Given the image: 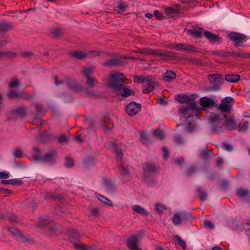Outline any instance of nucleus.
I'll list each match as a JSON object with an SVG mask.
<instances>
[{"mask_svg": "<svg viewBox=\"0 0 250 250\" xmlns=\"http://www.w3.org/2000/svg\"><path fill=\"white\" fill-rule=\"evenodd\" d=\"M224 131V124H221L218 125H213L212 126V132L214 133H219Z\"/></svg>", "mask_w": 250, "mask_h": 250, "instance_id": "cd10ccee", "label": "nucleus"}, {"mask_svg": "<svg viewBox=\"0 0 250 250\" xmlns=\"http://www.w3.org/2000/svg\"><path fill=\"white\" fill-rule=\"evenodd\" d=\"M204 226L208 229H213L214 228V225L210 221H205L204 222Z\"/></svg>", "mask_w": 250, "mask_h": 250, "instance_id": "603ef678", "label": "nucleus"}, {"mask_svg": "<svg viewBox=\"0 0 250 250\" xmlns=\"http://www.w3.org/2000/svg\"><path fill=\"white\" fill-rule=\"evenodd\" d=\"M197 191L198 192L199 197L201 201H205L207 198V194L206 192L204 191L201 188H199L197 189Z\"/></svg>", "mask_w": 250, "mask_h": 250, "instance_id": "72a5a7b5", "label": "nucleus"}, {"mask_svg": "<svg viewBox=\"0 0 250 250\" xmlns=\"http://www.w3.org/2000/svg\"><path fill=\"white\" fill-rule=\"evenodd\" d=\"M98 212V210L97 208H92L91 209V213L93 216H97Z\"/></svg>", "mask_w": 250, "mask_h": 250, "instance_id": "338daca9", "label": "nucleus"}, {"mask_svg": "<svg viewBox=\"0 0 250 250\" xmlns=\"http://www.w3.org/2000/svg\"><path fill=\"white\" fill-rule=\"evenodd\" d=\"M70 55L77 59H83L85 58L88 55V54L83 51L75 50L72 51Z\"/></svg>", "mask_w": 250, "mask_h": 250, "instance_id": "412c9836", "label": "nucleus"}, {"mask_svg": "<svg viewBox=\"0 0 250 250\" xmlns=\"http://www.w3.org/2000/svg\"><path fill=\"white\" fill-rule=\"evenodd\" d=\"M188 104H189L191 109L195 110L197 108V104L194 101V99L192 100H190Z\"/></svg>", "mask_w": 250, "mask_h": 250, "instance_id": "4d7b16f0", "label": "nucleus"}, {"mask_svg": "<svg viewBox=\"0 0 250 250\" xmlns=\"http://www.w3.org/2000/svg\"><path fill=\"white\" fill-rule=\"evenodd\" d=\"M93 68L91 67H84L82 73L86 77H90V75L93 73Z\"/></svg>", "mask_w": 250, "mask_h": 250, "instance_id": "f704fd0d", "label": "nucleus"}, {"mask_svg": "<svg viewBox=\"0 0 250 250\" xmlns=\"http://www.w3.org/2000/svg\"><path fill=\"white\" fill-rule=\"evenodd\" d=\"M249 193L248 190L243 188H239L237 190L236 194L239 197H244Z\"/></svg>", "mask_w": 250, "mask_h": 250, "instance_id": "2f4dec72", "label": "nucleus"}, {"mask_svg": "<svg viewBox=\"0 0 250 250\" xmlns=\"http://www.w3.org/2000/svg\"><path fill=\"white\" fill-rule=\"evenodd\" d=\"M64 165L66 167H71L74 166V161L72 159L66 157Z\"/></svg>", "mask_w": 250, "mask_h": 250, "instance_id": "a18cd8bd", "label": "nucleus"}, {"mask_svg": "<svg viewBox=\"0 0 250 250\" xmlns=\"http://www.w3.org/2000/svg\"><path fill=\"white\" fill-rule=\"evenodd\" d=\"M69 235L70 237L76 238L79 237V234L77 231L74 229H71L69 231Z\"/></svg>", "mask_w": 250, "mask_h": 250, "instance_id": "09e8293b", "label": "nucleus"}, {"mask_svg": "<svg viewBox=\"0 0 250 250\" xmlns=\"http://www.w3.org/2000/svg\"><path fill=\"white\" fill-rule=\"evenodd\" d=\"M50 34L52 37L54 38H57L59 37L61 35L62 32L60 29L55 28L52 30Z\"/></svg>", "mask_w": 250, "mask_h": 250, "instance_id": "ea45409f", "label": "nucleus"}, {"mask_svg": "<svg viewBox=\"0 0 250 250\" xmlns=\"http://www.w3.org/2000/svg\"><path fill=\"white\" fill-rule=\"evenodd\" d=\"M153 134L155 137L159 138L160 139H163L165 138L164 132L159 129L154 130Z\"/></svg>", "mask_w": 250, "mask_h": 250, "instance_id": "e433bc0d", "label": "nucleus"}, {"mask_svg": "<svg viewBox=\"0 0 250 250\" xmlns=\"http://www.w3.org/2000/svg\"><path fill=\"white\" fill-rule=\"evenodd\" d=\"M144 175L146 176V174L154 172L157 171L158 167L153 164L145 163L143 165Z\"/></svg>", "mask_w": 250, "mask_h": 250, "instance_id": "4468645a", "label": "nucleus"}, {"mask_svg": "<svg viewBox=\"0 0 250 250\" xmlns=\"http://www.w3.org/2000/svg\"><path fill=\"white\" fill-rule=\"evenodd\" d=\"M1 184H8L12 185H19L22 183L21 180L18 179H13L6 180H2Z\"/></svg>", "mask_w": 250, "mask_h": 250, "instance_id": "393cba45", "label": "nucleus"}, {"mask_svg": "<svg viewBox=\"0 0 250 250\" xmlns=\"http://www.w3.org/2000/svg\"><path fill=\"white\" fill-rule=\"evenodd\" d=\"M87 80V84L89 87H92L94 84L96 83L95 79L93 77H86Z\"/></svg>", "mask_w": 250, "mask_h": 250, "instance_id": "a19ab883", "label": "nucleus"}, {"mask_svg": "<svg viewBox=\"0 0 250 250\" xmlns=\"http://www.w3.org/2000/svg\"><path fill=\"white\" fill-rule=\"evenodd\" d=\"M8 27L7 24L5 23H0V30L4 31H6Z\"/></svg>", "mask_w": 250, "mask_h": 250, "instance_id": "680f3d73", "label": "nucleus"}, {"mask_svg": "<svg viewBox=\"0 0 250 250\" xmlns=\"http://www.w3.org/2000/svg\"><path fill=\"white\" fill-rule=\"evenodd\" d=\"M123 61H121L119 59H112L104 62L103 64L106 66H120L124 64Z\"/></svg>", "mask_w": 250, "mask_h": 250, "instance_id": "dca6fc26", "label": "nucleus"}, {"mask_svg": "<svg viewBox=\"0 0 250 250\" xmlns=\"http://www.w3.org/2000/svg\"><path fill=\"white\" fill-rule=\"evenodd\" d=\"M240 77L239 75L230 74L225 75V79L229 82L235 83L240 80Z\"/></svg>", "mask_w": 250, "mask_h": 250, "instance_id": "5701e85b", "label": "nucleus"}, {"mask_svg": "<svg viewBox=\"0 0 250 250\" xmlns=\"http://www.w3.org/2000/svg\"><path fill=\"white\" fill-rule=\"evenodd\" d=\"M147 54L156 56H164L165 54L159 49H149L147 51Z\"/></svg>", "mask_w": 250, "mask_h": 250, "instance_id": "c85d7f7f", "label": "nucleus"}, {"mask_svg": "<svg viewBox=\"0 0 250 250\" xmlns=\"http://www.w3.org/2000/svg\"><path fill=\"white\" fill-rule=\"evenodd\" d=\"M124 75L123 73L115 72L111 73L108 81V86L114 91H120L123 90L121 95L127 97L132 94L133 91L126 88L125 83L124 81Z\"/></svg>", "mask_w": 250, "mask_h": 250, "instance_id": "f257e3e1", "label": "nucleus"}, {"mask_svg": "<svg viewBox=\"0 0 250 250\" xmlns=\"http://www.w3.org/2000/svg\"><path fill=\"white\" fill-rule=\"evenodd\" d=\"M75 248L82 250H85L86 246L80 242H77L74 244Z\"/></svg>", "mask_w": 250, "mask_h": 250, "instance_id": "3c124183", "label": "nucleus"}, {"mask_svg": "<svg viewBox=\"0 0 250 250\" xmlns=\"http://www.w3.org/2000/svg\"><path fill=\"white\" fill-rule=\"evenodd\" d=\"M105 146L109 149L114 151L119 159H121L123 157V154L119 146L115 143L109 142L105 144Z\"/></svg>", "mask_w": 250, "mask_h": 250, "instance_id": "9d476101", "label": "nucleus"}, {"mask_svg": "<svg viewBox=\"0 0 250 250\" xmlns=\"http://www.w3.org/2000/svg\"><path fill=\"white\" fill-rule=\"evenodd\" d=\"M141 107L140 104L131 102L126 106V111L129 115L135 116L141 111Z\"/></svg>", "mask_w": 250, "mask_h": 250, "instance_id": "423d86ee", "label": "nucleus"}, {"mask_svg": "<svg viewBox=\"0 0 250 250\" xmlns=\"http://www.w3.org/2000/svg\"><path fill=\"white\" fill-rule=\"evenodd\" d=\"M167 209V207L162 204H156L155 206V210L159 214L162 213L164 210H166Z\"/></svg>", "mask_w": 250, "mask_h": 250, "instance_id": "c756f323", "label": "nucleus"}, {"mask_svg": "<svg viewBox=\"0 0 250 250\" xmlns=\"http://www.w3.org/2000/svg\"><path fill=\"white\" fill-rule=\"evenodd\" d=\"M172 222L173 224L175 226L180 225L182 224V219L180 212H176L173 214Z\"/></svg>", "mask_w": 250, "mask_h": 250, "instance_id": "4be33fe9", "label": "nucleus"}, {"mask_svg": "<svg viewBox=\"0 0 250 250\" xmlns=\"http://www.w3.org/2000/svg\"><path fill=\"white\" fill-rule=\"evenodd\" d=\"M176 77V74L172 70H167L163 75L164 80L167 82H170Z\"/></svg>", "mask_w": 250, "mask_h": 250, "instance_id": "a211bd4d", "label": "nucleus"}, {"mask_svg": "<svg viewBox=\"0 0 250 250\" xmlns=\"http://www.w3.org/2000/svg\"><path fill=\"white\" fill-rule=\"evenodd\" d=\"M132 209L135 212L142 215H146L148 214L147 210H145L143 208L138 206L134 205L132 207Z\"/></svg>", "mask_w": 250, "mask_h": 250, "instance_id": "bb28decb", "label": "nucleus"}, {"mask_svg": "<svg viewBox=\"0 0 250 250\" xmlns=\"http://www.w3.org/2000/svg\"><path fill=\"white\" fill-rule=\"evenodd\" d=\"M224 118L226 119L225 123V126L228 130H232L235 128V122L234 120L231 118H227V116H223Z\"/></svg>", "mask_w": 250, "mask_h": 250, "instance_id": "6ab92c4d", "label": "nucleus"}, {"mask_svg": "<svg viewBox=\"0 0 250 250\" xmlns=\"http://www.w3.org/2000/svg\"><path fill=\"white\" fill-rule=\"evenodd\" d=\"M242 57L244 58H249L250 57V54L248 53H243L241 52H229V57Z\"/></svg>", "mask_w": 250, "mask_h": 250, "instance_id": "b1692460", "label": "nucleus"}, {"mask_svg": "<svg viewBox=\"0 0 250 250\" xmlns=\"http://www.w3.org/2000/svg\"><path fill=\"white\" fill-rule=\"evenodd\" d=\"M5 56H7L9 58H14L16 56V54L12 52H0V59L2 58Z\"/></svg>", "mask_w": 250, "mask_h": 250, "instance_id": "79ce46f5", "label": "nucleus"}, {"mask_svg": "<svg viewBox=\"0 0 250 250\" xmlns=\"http://www.w3.org/2000/svg\"><path fill=\"white\" fill-rule=\"evenodd\" d=\"M66 83L68 87L73 91H78L82 88L81 86L78 84L75 80L68 79L66 81Z\"/></svg>", "mask_w": 250, "mask_h": 250, "instance_id": "2eb2a0df", "label": "nucleus"}, {"mask_svg": "<svg viewBox=\"0 0 250 250\" xmlns=\"http://www.w3.org/2000/svg\"><path fill=\"white\" fill-rule=\"evenodd\" d=\"M212 54L220 57H229V52L223 50L212 51Z\"/></svg>", "mask_w": 250, "mask_h": 250, "instance_id": "473e14b6", "label": "nucleus"}, {"mask_svg": "<svg viewBox=\"0 0 250 250\" xmlns=\"http://www.w3.org/2000/svg\"><path fill=\"white\" fill-rule=\"evenodd\" d=\"M144 88L143 92L146 93L148 92L152 91L154 89V82L150 78H144L142 80Z\"/></svg>", "mask_w": 250, "mask_h": 250, "instance_id": "1a4fd4ad", "label": "nucleus"}, {"mask_svg": "<svg viewBox=\"0 0 250 250\" xmlns=\"http://www.w3.org/2000/svg\"><path fill=\"white\" fill-rule=\"evenodd\" d=\"M223 116L221 114H214L209 117L210 122L213 123L220 121Z\"/></svg>", "mask_w": 250, "mask_h": 250, "instance_id": "58836bf2", "label": "nucleus"}, {"mask_svg": "<svg viewBox=\"0 0 250 250\" xmlns=\"http://www.w3.org/2000/svg\"><path fill=\"white\" fill-rule=\"evenodd\" d=\"M19 96V94L16 92L14 90H11L8 93V96L10 98L17 97Z\"/></svg>", "mask_w": 250, "mask_h": 250, "instance_id": "5fc2aeb1", "label": "nucleus"}, {"mask_svg": "<svg viewBox=\"0 0 250 250\" xmlns=\"http://www.w3.org/2000/svg\"><path fill=\"white\" fill-rule=\"evenodd\" d=\"M249 123L248 121H243L238 126L239 131H245L249 127Z\"/></svg>", "mask_w": 250, "mask_h": 250, "instance_id": "c9c22d12", "label": "nucleus"}, {"mask_svg": "<svg viewBox=\"0 0 250 250\" xmlns=\"http://www.w3.org/2000/svg\"><path fill=\"white\" fill-rule=\"evenodd\" d=\"M178 101L181 103H186L188 104L190 100L194 99L193 95H188L186 94L179 95L177 96Z\"/></svg>", "mask_w": 250, "mask_h": 250, "instance_id": "f3484780", "label": "nucleus"}, {"mask_svg": "<svg viewBox=\"0 0 250 250\" xmlns=\"http://www.w3.org/2000/svg\"><path fill=\"white\" fill-rule=\"evenodd\" d=\"M15 113L18 115L24 117L26 115V108L25 107H21L15 110Z\"/></svg>", "mask_w": 250, "mask_h": 250, "instance_id": "4c0bfd02", "label": "nucleus"}, {"mask_svg": "<svg viewBox=\"0 0 250 250\" xmlns=\"http://www.w3.org/2000/svg\"><path fill=\"white\" fill-rule=\"evenodd\" d=\"M115 4L116 7L119 9L121 11L123 12L126 11L127 6L125 2L121 0H118L116 2Z\"/></svg>", "mask_w": 250, "mask_h": 250, "instance_id": "7c9ffc66", "label": "nucleus"}, {"mask_svg": "<svg viewBox=\"0 0 250 250\" xmlns=\"http://www.w3.org/2000/svg\"><path fill=\"white\" fill-rule=\"evenodd\" d=\"M171 48L180 51L197 52V49L193 46L186 43H174L171 45Z\"/></svg>", "mask_w": 250, "mask_h": 250, "instance_id": "20e7f679", "label": "nucleus"}, {"mask_svg": "<svg viewBox=\"0 0 250 250\" xmlns=\"http://www.w3.org/2000/svg\"><path fill=\"white\" fill-rule=\"evenodd\" d=\"M128 169V168L127 167H125V166H122V172L124 174H126L127 173Z\"/></svg>", "mask_w": 250, "mask_h": 250, "instance_id": "69168bd1", "label": "nucleus"}, {"mask_svg": "<svg viewBox=\"0 0 250 250\" xmlns=\"http://www.w3.org/2000/svg\"><path fill=\"white\" fill-rule=\"evenodd\" d=\"M9 177L8 174L5 171L0 172V178L6 179Z\"/></svg>", "mask_w": 250, "mask_h": 250, "instance_id": "052dcab7", "label": "nucleus"}, {"mask_svg": "<svg viewBox=\"0 0 250 250\" xmlns=\"http://www.w3.org/2000/svg\"><path fill=\"white\" fill-rule=\"evenodd\" d=\"M204 35L207 39L212 43H220L222 41L221 38L218 35L213 34L210 31H205Z\"/></svg>", "mask_w": 250, "mask_h": 250, "instance_id": "ddd939ff", "label": "nucleus"}, {"mask_svg": "<svg viewBox=\"0 0 250 250\" xmlns=\"http://www.w3.org/2000/svg\"><path fill=\"white\" fill-rule=\"evenodd\" d=\"M223 148L229 152H230L232 150V146L231 145L228 144L227 143H224L222 145Z\"/></svg>", "mask_w": 250, "mask_h": 250, "instance_id": "864d4df0", "label": "nucleus"}, {"mask_svg": "<svg viewBox=\"0 0 250 250\" xmlns=\"http://www.w3.org/2000/svg\"><path fill=\"white\" fill-rule=\"evenodd\" d=\"M209 77L210 83L216 88L220 86L223 82V79L221 75L214 74L209 75Z\"/></svg>", "mask_w": 250, "mask_h": 250, "instance_id": "9b49d317", "label": "nucleus"}, {"mask_svg": "<svg viewBox=\"0 0 250 250\" xmlns=\"http://www.w3.org/2000/svg\"><path fill=\"white\" fill-rule=\"evenodd\" d=\"M159 103L161 105H166L167 104V101H165L164 99H163L162 98H159Z\"/></svg>", "mask_w": 250, "mask_h": 250, "instance_id": "0e129e2a", "label": "nucleus"}, {"mask_svg": "<svg viewBox=\"0 0 250 250\" xmlns=\"http://www.w3.org/2000/svg\"><path fill=\"white\" fill-rule=\"evenodd\" d=\"M67 140V137L64 135H61L58 138V141L61 143L66 142Z\"/></svg>", "mask_w": 250, "mask_h": 250, "instance_id": "6e6d98bb", "label": "nucleus"}, {"mask_svg": "<svg viewBox=\"0 0 250 250\" xmlns=\"http://www.w3.org/2000/svg\"><path fill=\"white\" fill-rule=\"evenodd\" d=\"M140 235H133L130 236L127 241L128 248L131 250H143L138 247V242Z\"/></svg>", "mask_w": 250, "mask_h": 250, "instance_id": "0eeeda50", "label": "nucleus"}, {"mask_svg": "<svg viewBox=\"0 0 250 250\" xmlns=\"http://www.w3.org/2000/svg\"><path fill=\"white\" fill-rule=\"evenodd\" d=\"M200 104L204 108H209L215 106L214 101L212 98L207 97L200 98Z\"/></svg>", "mask_w": 250, "mask_h": 250, "instance_id": "f8f14e48", "label": "nucleus"}, {"mask_svg": "<svg viewBox=\"0 0 250 250\" xmlns=\"http://www.w3.org/2000/svg\"><path fill=\"white\" fill-rule=\"evenodd\" d=\"M164 14L168 18H172L176 16L180 10V6L178 4H174L171 6H166L164 8Z\"/></svg>", "mask_w": 250, "mask_h": 250, "instance_id": "39448f33", "label": "nucleus"}, {"mask_svg": "<svg viewBox=\"0 0 250 250\" xmlns=\"http://www.w3.org/2000/svg\"><path fill=\"white\" fill-rule=\"evenodd\" d=\"M174 142L177 145H182L183 143V138L179 135H177L174 138Z\"/></svg>", "mask_w": 250, "mask_h": 250, "instance_id": "8fccbe9b", "label": "nucleus"}, {"mask_svg": "<svg viewBox=\"0 0 250 250\" xmlns=\"http://www.w3.org/2000/svg\"><path fill=\"white\" fill-rule=\"evenodd\" d=\"M13 155L15 158H21L23 156V153L21 149L18 147L15 149Z\"/></svg>", "mask_w": 250, "mask_h": 250, "instance_id": "c03bdc74", "label": "nucleus"}, {"mask_svg": "<svg viewBox=\"0 0 250 250\" xmlns=\"http://www.w3.org/2000/svg\"><path fill=\"white\" fill-rule=\"evenodd\" d=\"M162 151L164 152L163 157L164 159H167L168 157L169 152L167 148L166 147H164L162 148Z\"/></svg>", "mask_w": 250, "mask_h": 250, "instance_id": "13d9d810", "label": "nucleus"}, {"mask_svg": "<svg viewBox=\"0 0 250 250\" xmlns=\"http://www.w3.org/2000/svg\"><path fill=\"white\" fill-rule=\"evenodd\" d=\"M96 196L98 200L101 202L108 205L109 206H113V204L111 201V200H109L108 198L103 196V195L100 194H96Z\"/></svg>", "mask_w": 250, "mask_h": 250, "instance_id": "a878e982", "label": "nucleus"}, {"mask_svg": "<svg viewBox=\"0 0 250 250\" xmlns=\"http://www.w3.org/2000/svg\"><path fill=\"white\" fill-rule=\"evenodd\" d=\"M154 15L156 17V18L159 20H161L163 18V15L160 13V12L156 10L154 11Z\"/></svg>", "mask_w": 250, "mask_h": 250, "instance_id": "bf43d9fd", "label": "nucleus"}, {"mask_svg": "<svg viewBox=\"0 0 250 250\" xmlns=\"http://www.w3.org/2000/svg\"><path fill=\"white\" fill-rule=\"evenodd\" d=\"M35 107L37 109V111L39 113H41L42 112V106L41 104H35Z\"/></svg>", "mask_w": 250, "mask_h": 250, "instance_id": "e2e57ef3", "label": "nucleus"}, {"mask_svg": "<svg viewBox=\"0 0 250 250\" xmlns=\"http://www.w3.org/2000/svg\"><path fill=\"white\" fill-rule=\"evenodd\" d=\"M235 103V100L231 97H227L223 99L218 106V109L222 112H228L231 110L232 105Z\"/></svg>", "mask_w": 250, "mask_h": 250, "instance_id": "7ed1b4c3", "label": "nucleus"}, {"mask_svg": "<svg viewBox=\"0 0 250 250\" xmlns=\"http://www.w3.org/2000/svg\"><path fill=\"white\" fill-rule=\"evenodd\" d=\"M188 34L193 37L201 38L202 37V30L201 29L192 28V29H188Z\"/></svg>", "mask_w": 250, "mask_h": 250, "instance_id": "aec40b11", "label": "nucleus"}, {"mask_svg": "<svg viewBox=\"0 0 250 250\" xmlns=\"http://www.w3.org/2000/svg\"><path fill=\"white\" fill-rule=\"evenodd\" d=\"M188 110V107H183L181 109V113L183 114V115H186L187 111Z\"/></svg>", "mask_w": 250, "mask_h": 250, "instance_id": "774afa93", "label": "nucleus"}, {"mask_svg": "<svg viewBox=\"0 0 250 250\" xmlns=\"http://www.w3.org/2000/svg\"><path fill=\"white\" fill-rule=\"evenodd\" d=\"M244 228L246 229V233L250 242V222H247L244 224Z\"/></svg>", "mask_w": 250, "mask_h": 250, "instance_id": "37998d69", "label": "nucleus"}, {"mask_svg": "<svg viewBox=\"0 0 250 250\" xmlns=\"http://www.w3.org/2000/svg\"><path fill=\"white\" fill-rule=\"evenodd\" d=\"M228 38L233 42L234 45L236 47L242 46L247 41L246 35L238 32L230 33L228 35Z\"/></svg>", "mask_w": 250, "mask_h": 250, "instance_id": "f03ea898", "label": "nucleus"}, {"mask_svg": "<svg viewBox=\"0 0 250 250\" xmlns=\"http://www.w3.org/2000/svg\"><path fill=\"white\" fill-rule=\"evenodd\" d=\"M175 240L178 242V244L183 248H185L186 246L185 242L181 239L178 235L174 236Z\"/></svg>", "mask_w": 250, "mask_h": 250, "instance_id": "49530a36", "label": "nucleus"}, {"mask_svg": "<svg viewBox=\"0 0 250 250\" xmlns=\"http://www.w3.org/2000/svg\"><path fill=\"white\" fill-rule=\"evenodd\" d=\"M56 155L55 151H50L45 153L43 156H35L34 159L36 161H41L46 163H52L54 161Z\"/></svg>", "mask_w": 250, "mask_h": 250, "instance_id": "6e6552de", "label": "nucleus"}, {"mask_svg": "<svg viewBox=\"0 0 250 250\" xmlns=\"http://www.w3.org/2000/svg\"><path fill=\"white\" fill-rule=\"evenodd\" d=\"M19 81L17 78H14L9 83L10 88H14L19 85Z\"/></svg>", "mask_w": 250, "mask_h": 250, "instance_id": "de8ad7c7", "label": "nucleus"}]
</instances>
